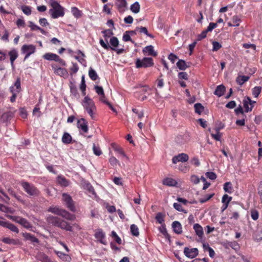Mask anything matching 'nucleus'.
<instances>
[{
	"mask_svg": "<svg viewBox=\"0 0 262 262\" xmlns=\"http://www.w3.org/2000/svg\"><path fill=\"white\" fill-rule=\"evenodd\" d=\"M7 228L13 232H16V233H18L19 232V230L17 228V227L16 226H15L14 224H13L10 222H9Z\"/></svg>",
	"mask_w": 262,
	"mask_h": 262,
	"instance_id": "nucleus-54",
	"label": "nucleus"
},
{
	"mask_svg": "<svg viewBox=\"0 0 262 262\" xmlns=\"http://www.w3.org/2000/svg\"><path fill=\"white\" fill-rule=\"evenodd\" d=\"M214 193H211V194H206L204 196V198L200 199L199 202L201 204L205 203V202H207L210 199H211L214 196Z\"/></svg>",
	"mask_w": 262,
	"mask_h": 262,
	"instance_id": "nucleus-45",
	"label": "nucleus"
},
{
	"mask_svg": "<svg viewBox=\"0 0 262 262\" xmlns=\"http://www.w3.org/2000/svg\"><path fill=\"white\" fill-rule=\"evenodd\" d=\"M221 128L217 127L215 128V131L216 132V134H211V136L214 140L216 141H220L221 138V134L220 133V130Z\"/></svg>",
	"mask_w": 262,
	"mask_h": 262,
	"instance_id": "nucleus-44",
	"label": "nucleus"
},
{
	"mask_svg": "<svg viewBox=\"0 0 262 262\" xmlns=\"http://www.w3.org/2000/svg\"><path fill=\"white\" fill-rule=\"evenodd\" d=\"M140 6L138 2H136L130 6V10L134 13L139 12Z\"/></svg>",
	"mask_w": 262,
	"mask_h": 262,
	"instance_id": "nucleus-39",
	"label": "nucleus"
},
{
	"mask_svg": "<svg viewBox=\"0 0 262 262\" xmlns=\"http://www.w3.org/2000/svg\"><path fill=\"white\" fill-rule=\"evenodd\" d=\"M21 10L26 15H29L31 14V8L28 6H23L21 7Z\"/></svg>",
	"mask_w": 262,
	"mask_h": 262,
	"instance_id": "nucleus-53",
	"label": "nucleus"
},
{
	"mask_svg": "<svg viewBox=\"0 0 262 262\" xmlns=\"http://www.w3.org/2000/svg\"><path fill=\"white\" fill-rule=\"evenodd\" d=\"M93 150L94 154L98 156H100L102 153L100 147L96 146L95 144H93Z\"/></svg>",
	"mask_w": 262,
	"mask_h": 262,
	"instance_id": "nucleus-51",
	"label": "nucleus"
},
{
	"mask_svg": "<svg viewBox=\"0 0 262 262\" xmlns=\"http://www.w3.org/2000/svg\"><path fill=\"white\" fill-rule=\"evenodd\" d=\"M78 66L76 63H73V66L70 68V74L72 75L77 72L78 70Z\"/></svg>",
	"mask_w": 262,
	"mask_h": 262,
	"instance_id": "nucleus-62",
	"label": "nucleus"
},
{
	"mask_svg": "<svg viewBox=\"0 0 262 262\" xmlns=\"http://www.w3.org/2000/svg\"><path fill=\"white\" fill-rule=\"evenodd\" d=\"M190 167L187 163H181L179 164L178 169L182 172L186 173L189 170Z\"/></svg>",
	"mask_w": 262,
	"mask_h": 262,
	"instance_id": "nucleus-35",
	"label": "nucleus"
},
{
	"mask_svg": "<svg viewBox=\"0 0 262 262\" xmlns=\"http://www.w3.org/2000/svg\"><path fill=\"white\" fill-rule=\"evenodd\" d=\"M137 30H138V32L140 33H144L147 36L153 38V35L151 34H149L148 32V30L146 27H137Z\"/></svg>",
	"mask_w": 262,
	"mask_h": 262,
	"instance_id": "nucleus-38",
	"label": "nucleus"
},
{
	"mask_svg": "<svg viewBox=\"0 0 262 262\" xmlns=\"http://www.w3.org/2000/svg\"><path fill=\"white\" fill-rule=\"evenodd\" d=\"M143 53L144 55L152 56H156L157 53L154 51V47L151 45L147 46L143 49Z\"/></svg>",
	"mask_w": 262,
	"mask_h": 262,
	"instance_id": "nucleus-18",
	"label": "nucleus"
},
{
	"mask_svg": "<svg viewBox=\"0 0 262 262\" xmlns=\"http://www.w3.org/2000/svg\"><path fill=\"white\" fill-rule=\"evenodd\" d=\"M94 89L97 93V94L99 95H103L104 93L103 89L102 86H98V85H95L94 87Z\"/></svg>",
	"mask_w": 262,
	"mask_h": 262,
	"instance_id": "nucleus-61",
	"label": "nucleus"
},
{
	"mask_svg": "<svg viewBox=\"0 0 262 262\" xmlns=\"http://www.w3.org/2000/svg\"><path fill=\"white\" fill-rule=\"evenodd\" d=\"M21 186L25 191L30 196H38L39 195L40 191L33 184L28 182L23 181L21 183Z\"/></svg>",
	"mask_w": 262,
	"mask_h": 262,
	"instance_id": "nucleus-4",
	"label": "nucleus"
},
{
	"mask_svg": "<svg viewBox=\"0 0 262 262\" xmlns=\"http://www.w3.org/2000/svg\"><path fill=\"white\" fill-rule=\"evenodd\" d=\"M173 206L174 208L176 209L177 210L180 212H184L185 213H187V211L183 208V207L181 204L177 203H174Z\"/></svg>",
	"mask_w": 262,
	"mask_h": 262,
	"instance_id": "nucleus-56",
	"label": "nucleus"
},
{
	"mask_svg": "<svg viewBox=\"0 0 262 262\" xmlns=\"http://www.w3.org/2000/svg\"><path fill=\"white\" fill-rule=\"evenodd\" d=\"M70 91L72 94L76 98H78L79 97V95L77 89L76 87L74 85H72L70 86Z\"/></svg>",
	"mask_w": 262,
	"mask_h": 262,
	"instance_id": "nucleus-52",
	"label": "nucleus"
},
{
	"mask_svg": "<svg viewBox=\"0 0 262 262\" xmlns=\"http://www.w3.org/2000/svg\"><path fill=\"white\" fill-rule=\"evenodd\" d=\"M249 78V76H248L239 75L237 77L236 81L238 84L242 85L245 82L248 81Z\"/></svg>",
	"mask_w": 262,
	"mask_h": 262,
	"instance_id": "nucleus-30",
	"label": "nucleus"
},
{
	"mask_svg": "<svg viewBox=\"0 0 262 262\" xmlns=\"http://www.w3.org/2000/svg\"><path fill=\"white\" fill-rule=\"evenodd\" d=\"M163 184L168 186H175L177 184V182L172 178H166L163 180Z\"/></svg>",
	"mask_w": 262,
	"mask_h": 262,
	"instance_id": "nucleus-29",
	"label": "nucleus"
},
{
	"mask_svg": "<svg viewBox=\"0 0 262 262\" xmlns=\"http://www.w3.org/2000/svg\"><path fill=\"white\" fill-rule=\"evenodd\" d=\"M86 87V86L85 82L84 80V77L83 76L82 77L81 82L80 89L81 91H82L83 95H84V96L86 94V93H85Z\"/></svg>",
	"mask_w": 262,
	"mask_h": 262,
	"instance_id": "nucleus-50",
	"label": "nucleus"
},
{
	"mask_svg": "<svg viewBox=\"0 0 262 262\" xmlns=\"http://www.w3.org/2000/svg\"><path fill=\"white\" fill-rule=\"evenodd\" d=\"M62 142L66 144H68L71 143L72 140V136L70 135V134L68 133H64L62 139Z\"/></svg>",
	"mask_w": 262,
	"mask_h": 262,
	"instance_id": "nucleus-32",
	"label": "nucleus"
},
{
	"mask_svg": "<svg viewBox=\"0 0 262 262\" xmlns=\"http://www.w3.org/2000/svg\"><path fill=\"white\" fill-rule=\"evenodd\" d=\"M130 232L134 236H138L139 235L138 227L135 224H132L130 226Z\"/></svg>",
	"mask_w": 262,
	"mask_h": 262,
	"instance_id": "nucleus-43",
	"label": "nucleus"
},
{
	"mask_svg": "<svg viewBox=\"0 0 262 262\" xmlns=\"http://www.w3.org/2000/svg\"><path fill=\"white\" fill-rule=\"evenodd\" d=\"M116 6L119 12L123 13L125 11L127 3L126 0H116Z\"/></svg>",
	"mask_w": 262,
	"mask_h": 262,
	"instance_id": "nucleus-17",
	"label": "nucleus"
},
{
	"mask_svg": "<svg viewBox=\"0 0 262 262\" xmlns=\"http://www.w3.org/2000/svg\"><path fill=\"white\" fill-rule=\"evenodd\" d=\"M60 216L69 221H73L76 218L75 215L74 214L70 213L68 211L63 209L62 211H61V213Z\"/></svg>",
	"mask_w": 262,
	"mask_h": 262,
	"instance_id": "nucleus-20",
	"label": "nucleus"
},
{
	"mask_svg": "<svg viewBox=\"0 0 262 262\" xmlns=\"http://www.w3.org/2000/svg\"><path fill=\"white\" fill-rule=\"evenodd\" d=\"M159 230L161 233L164 236L165 238L170 241V235L167 232L165 226H163L162 228H159Z\"/></svg>",
	"mask_w": 262,
	"mask_h": 262,
	"instance_id": "nucleus-49",
	"label": "nucleus"
},
{
	"mask_svg": "<svg viewBox=\"0 0 262 262\" xmlns=\"http://www.w3.org/2000/svg\"><path fill=\"white\" fill-rule=\"evenodd\" d=\"M95 237L97 238L101 244L106 245V243L104 240L105 237V234L103 231L102 229H98L95 232Z\"/></svg>",
	"mask_w": 262,
	"mask_h": 262,
	"instance_id": "nucleus-14",
	"label": "nucleus"
},
{
	"mask_svg": "<svg viewBox=\"0 0 262 262\" xmlns=\"http://www.w3.org/2000/svg\"><path fill=\"white\" fill-rule=\"evenodd\" d=\"M71 12L74 16L76 18H79L82 16V11L76 7H73L71 8Z\"/></svg>",
	"mask_w": 262,
	"mask_h": 262,
	"instance_id": "nucleus-34",
	"label": "nucleus"
},
{
	"mask_svg": "<svg viewBox=\"0 0 262 262\" xmlns=\"http://www.w3.org/2000/svg\"><path fill=\"white\" fill-rule=\"evenodd\" d=\"M184 253L185 255L190 258H195L199 254V251L197 248H194L189 249L185 247L184 249Z\"/></svg>",
	"mask_w": 262,
	"mask_h": 262,
	"instance_id": "nucleus-12",
	"label": "nucleus"
},
{
	"mask_svg": "<svg viewBox=\"0 0 262 262\" xmlns=\"http://www.w3.org/2000/svg\"><path fill=\"white\" fill-rule=\"evenodd\" d=\"M57 182L59 185L63 187H67L69 185L68 181L62 176H59L57 177Z\"/></svg>",
	"mask_w": 262,
	"mask_h": 262,
	"instance_id": "nucleus-33",
	"label": "nucleus"
},
{
	"mask_svg": "<svg viewBox=\"0 0 262 262\" xmlns=\"http://www.w3.org/2000/svg\"><path fill=\"white\" fill-rule=\"evenodd\" d=\"M62 201L64 202L67 208L73 212L76 211L74 202L72 197L67 193L62 194Z\"/></svg>",
	"mask_w": 262,
	"mask_h": 262,
	"instance_id": "nucleus-8",
	"label": "nucleus"
},
{
	"mask_svg": "<svg viewBox=\"0 0 262 262\" xmlns=\"http://www.w3.org/2000/svg\"><path fill=\"white\" fill-rule=\"evenodd\" d=\"M36 51V47L33 45H24L21 48L22 54H25L24 60H27L29 57Z\"/></svg>",
	"mask_w": 262,
	"mask_h": 262,
	"instance_id": "nucleus-9",
	"label": "nucleus"
},
{
	"mask_svg": "<svg viewBox=\"0 0 262 262\" xmlns=\"http://www.w3.org/2000/svg\"><path fill=\"white\" fill-rule=\"evenodd\" d=\"M242 20L238 15H234L232 17L231 20L228 23V26L229 27H238Z\"/></svg>",
	"mask_w": 262,
	"mask_h": 262,
	"instance_id": "nucleus-16",
	"label": "nucleus"
},
{
	"mask_svg": "<svg viewBox=\"0 0 262 262\" xmlns=\"http://www.w3.org/2000/svg\"><path fill=\"white\" fill-rule=\"evenodd\" d=\"M261 86H255L252 89V93L255 98H257L261 92Z\"/></svg>",
	"mask_w": 262,
	"mask_h": 262,
	"instance_id": "nucleus-42",
	"label": "nucleus"
},
{
	"mask_svg": "<svg viewBox=\"0 0 262 262\" xmlns=\"http://www.w3.org/2000/svg\"><path fill=\"white\" fill-rule=\"evenodd\" d=\"M9 90L12 94L10 100V101L13 103L15 101L17 94L19 93L21 90L20 78L19 77L17 78L14 85L11 86Z\"/></svg>",
	"mask_w": 262,
	"mask_h": 262,
	"instance_id": "nucleus-6",
	"label": "nucleus"
},
{
	"mask_svg": "<svg viewBox=\"0 0 262 262\" xmlns=\"http://www.w3.org/2000/svg\"><path fill=\"white\" fill-rule=\"evenodd\" d=\"M155 219L157 220V221L159 224H162L164 221V215H163V214L162 213H160V212H159L157 214Z\"/></svg>",
	"mask_w": 262,
	"mask_h": 262,
	"instance_id": "nucleus-58",
	"label": "nucleus"
},
{
	"mask_svg": "<svg viewBox=\"0 0 262 262\" xmlns=\"http://www.w3.org/2000/svg\"><path fill=\"white\" fill-rule=\"evenodd\" d=\"M232 198L231 196H229L227 194H225L222 198V202L223 204H229L232 200Z\"/></svg>",
	"mask_w": 262,
	"mask_h": 262,
	"instance_id": "nucleus-48",
	"label": "nucleus"
},
{
	"mask_svg": "<svg viewBox=\"0 0 262 262\" xmlns=\"http://www.w3.org/2000/svg\"><path fill=\"white\" fill-rule=\"evenodd\" d=\"M13 116L14 114L11 112L4 113L1 116V121L2 122H7L10 121Z\"/></svg>",
	"mask_w": 262,
	"mask_h": 262,
	"instance_id": "nucleus-19",
	"label": "nucleus"
},
{
	"mask_svg": "<svg viewBox=\"0 0 262 262\" xmlns=\"http://www.w3.org/2000/svg\"><path fill=\"white\" fill-rule=\"evenodd\" d=\"M77 127L83 133H86L88 132V122L84 118H81L77 121Z\"/></svg>",
	"mask_w": 262,
	"mask_h": 262,
	"instance_id": "nucleus-13",
	"label": "nucleus"
},
{
	"mask_svg": "<svg viewBox=\"0 0 262 262\" xmlns=\"http://www.w3.org/2000/svg\"><path fill=\"white\" fill-rule=\"evenodd\" d=\"M206 176L207 177V178L210 179V180H214L216 179V174L213 172H207L205 174Z\"/></svg>",
	"mask_w": 262,
	"mask_h": 262,
	"instance_id": "nucleus-64",
	"label": "nucleus"
},
{
	"mask_svg": "<svg viewBox=\"0 0 262 262\" xmlns=\"http://www.w3.org/2000/svg\"><path fill=\"white\" fill-rule=\"evenodd\" d=\"M172 227L174 233L177 234H181L182 232V228L181 223L178 221H174L172 224Z\"/></svg>",
	"mask_w": 262,
	"mask_h": 262,
	"instance_id": "nucleus-24",
	"label": "nucleus"
},
{
	"mask_svg": "<svg viewBox=\"0 0 262 262\" xmlns=\"http://www.w3.org/2000/svg\"><path fill=\"white\" fill-rule=\"evenodd\" d=\"M190 162L191 164L194 165L195 166H199L200 165V162L199 159L196 157H194L192 158L190 160Z\"/></svg>",
	"mask_w": 262,
	"mask_h": 262,
	"instance_id": "nucleus-63",
	"label": "nucleus"
},
{
	"mask_svg": "<svg viewBox=\"0 0 262 262\" xmlns=\"http://www.w3.org/2000/svg\"><path fill=\"white\" fill-rule=\"evenodd\" d=\"M47 222L53 226L58 227L68 231H73L72 226L63 219L55 216L49 215L47 219Z\"/></svg>",
	"mask_w": 262,
	"mask_h": 262,
	"instance_id": "nucleus-1",
	"label": "nucleus"
},
{
	"mask_svg": "<svg viewBox=\"0 0 262 262\" xmlns=\"http://www.w3.org/2000/svg\"><path fill=\"white\" fill-rule=\"evenodd\" d=\"M23 236L26 240L30 241L33 243L38 244L39 242L37 238L30 233H24Z\"/></svg>",
	"mask_w": 262,
	"mask_h": 262,
	"instance_id": "nucleus-22",
	"label": "nucleus"
},
{
	"mask_svg": "<svg viewBox=\"0 0 262 262\" xmlns=\"http://www.w3.org/2000/svg\"><path fill=\"white\" fill-rule=\"evenodd\" d=\"M177 66L180 70H185L189 67L187 66L186 62L182 59L179 60L177 63Z\"/></svg>",
	"mask_w": 262,
	"mask_h": 262,
	"instance_id": "nucleus-36",
	"label": "nucleus"
},
{
	"mask_svg": "<svg viewBox=\"0 0 262 262\" xmlns=\"http://www.w3.org/2000/svg\"><path fill=\"white\" fill-rule=\"evenodd\" d=\"M44 59L49 61H55L59 63V64L63 67L67 66V63L64 60L61 58L58 55L52 53H47L43 55Z\"/></svg>",
	"mask_w": 262,
	"mask_h": 262,
	"instance_id": "nucleus-7",
	"label": "nucleus"
},
{
	"mask_svg": "<svg viewBox=\"0 0 262 262\" xmlns=\"http://www.w3.org/2000/svg\"><path fill=\"white\" fill-rule=\"evenodd\" d=\"M50 6L52 9L49 10V13L54 19L63 17L64 15V9L55 0H51Z\"/></svg>",
	"mask_w": 262,
	"mask_h": 262,
	"instance_id": "nucleus-3",
	"label": "nucleus"
},
{
	"mask_svg": "<svg viewBox=\"0 0 262 262\" xmlns=\"http://www.w3.org/2000/svg\"><path fill=\"white\" fill-rule=\"evenodd\" d=\"M193 228L199 239H202L204 236V231L202 227L199 224L196 223L193 225Z\"/></svg>",
	"mask_w": 262,
	"mask_h": 262,
	"instance_id": "nucleus-15",
	"label": "nucleus"
},
{
	"mask_svg": "<svg viewBox=\"0 0 262 262\" xmlns=\"http://www.w3.org/2000/svg\"><path fill=\"white\" fill-rule=\"evenodd\" d=\"M136 68H147L154 65V60L151 57H144L142 59L137 58L135 61Z\"/></svg>",
	"mask_w": 262,
	"mask_h": 262,
	"instance_id": "nucleus-5",
	"label": "nucleus"
},
{
	"mask_svg": "<svg viewBox=\"0 0 262 262\" xmlns=\"http://www.w3.org/2000/svg\"><path fill=\"white\" fill-rule=\"evenodd\" d=\"M2 241L5 244L12 245H17L20 244L19 239L10 238L9 237H4L2 239Z\"/></svg>",
	"mask_w": 262,
	"mask_h": 262,
	"instance_id": "nucleus-26",
	"label": "nucleus"
},
{
	"mask_svg": "<svg viewBox=\"0 0 262 262\" xmlns=\"http://www.w3.org/2000/svg\"><path fill=\"white\" fill-rule=\"evenodd\" d=\"M123 40L124 41H131L132 43H134V41L130 37V35L127 32V31H126L123 35Z\"/></svg>",
	"mask_w": 262,
	"mask_h": 262,
	"instance_id": "nucleus-60",
	"label": "nucleus"
},
{
	"mask_svg": "<svg viewBox=\"0 0 262 262\" xmlns=\"http://www.w3.org/2000/svg\"><path fill=\"white\" fill-rule=\"evenodd\" d=\"M8 55L10 56V60L12 67L14 66V61L18 57V52L16 49H12L8 52Z\"/></svg>",
	"mask_w": 262,
	"mask_h": 262,
	"instance_id": "nucleus-23",
	"label": "nucleus"
},
{
	"mask_svg": "<svg viewBox=\"0 0 262 262\" xmlns=\"http://www.w3.org/2000/svg\"><path fill=\"white\" fill-rule=\"evenodd\" d=\"M195 112L199 114H201V113L203 111L204 107V106L200 103H197L194 105Z\"/></svg>",
	"mask_w": 262,
	"mask_h": 262,
	"instance_id": "nucleus-46",
	"label": "nucleus"
},
{
	"mask_svg": "<svg viewBox=\"0 0 262 262\" xmlns=\"http://www.w3.org/2000/svg\"><path fill=\"white\" fill-rule=\"evenodd\" d=\"M51 68L56 75L63 78L68 77V72L66 69L59 67L56 63H52Z\"/></svg>",
	"mask_w": 262,
	"mask_h": 262,
	"instance_id": "nucleus-10",
	"label": "nucleus"
},
{
	"mask_svg": "<svg viewBox=\"0 0 262 262\" xmlns=\"http://www.w3.org/2000/svg\"><path fill=\"white\" fill-rule=\"evenodd\" d=\"M112 237H113L114 238V240L117 244H121V242H122L121 239L117 235V234L116 233V232L115 231H113L112 232Z\"/></svg>",
	"mask_w": 262,
	"mask_h": 262,
	"instance_id": "nucleus-55",
	"label": "nucleus"
},
{
	"mask_svg": "<svg viewBox=\"0 0 262 262\" xmlns=\"http://www.w3.org/2000/svg\"><path fill=\"white\" fill-rule=\"evenodd\" d=\"M102 33L103 34L104 39L107 42L108 38L113 35V31L111 29H106L102 31Z\"/></svg>",
	"mask_w": 262,
	"mask_h": 262,
	"instance_id": "nucleus-40",
	"label": "nucleus"
},
{
	"mask_svg": "<svg viewBox=\"0 0 262 262\" xmlns=\"http://www.w3.org/2000/svg\"><path fill=\"white\" fill-rule=\"evenodd\" d=\"M62 210L63 209L60 208L58 206H51L48 208V211L60 216Z\"/></svg>",
	"mask_w": 262,
	"mask_h": 262,
	"instance_id": "nucleus-31",
	"label": "nucleus"
},
{
	"mask_svg": "<svg viewBox=\"0 0 262 262\" xmlns=\"http://www.w3.org/2000/svg\"><path fill=\"white\" fill-rule=\"evenodd\" d=\"M15 221L26 228L29 229L32 227L31 224L26 219L17 217Z\"/></svg>",
	"mask_w": 262,
	"mask_h": 262,
	"instance_id": "nucleus-21",
	"label": "nucleus"
},
{
	"mask_svg": "<svg viewBox=\"0 0 262 262\" xmlns=\"http://www.w3.org/2000/svg\"><path fill=\"white\" fill-rule=\"evenodd\" d=\"M189 159V156L187 154L181 153L174 156L172 158V162L173 164H177L179 162L185 163Z\"/></svg>",
	"mask_w": 262,
	"mask_h": 262,
	"instance_id": "nucleus-11",
	"label": "nucleus"
},
{
	"mask_svg": "<svg viewBox=\"0 0 262 262\" xmlns=\"http://www.w3.org/2000/svg\"><path fill=\"white\" fill-rule=\"evenodd\" d=\"M235 113L236 115H238L239 114H241L243 117H246L244 111L243 110V107L241 105H239L234 110Z\"/></svg>",
	"mask_w": 262,
	"mask_h": 262,
	"instance_id": "nucleus-59",
	"label": "nucleus"
},
{
	"mask_svg": "<svg viewBox=\"0 0 262 262\" xmlns=\"http://www.w3.org/2000/svg\"><path fill=\"white\" fill-rule=\"evenodd\" d=\"M251 102V98L249 97H245L243 99V105L245 108V112L248 113L252 111V108L249 106V103Z\"/></svg>",
	"mask_w": 262,
	"mask_h": 262,
	"instance_id": "nucleus-28",
	"label": "nucleus"
},
{
	"mask_svg": "<svg viewBox=\"0 0 262 262\" xmlns=\"http://www.w3.org/2000/svg\"><path fill=\"white\" fill-rule=\"evenodd\" d=\"M81 104L91 119H94L97 112V108L93 100L88 96H85L83 99Z\"/></svg>",
	"mask_w": 262,
	"mask_h": 262,
	"instance_id": "nucleus-2",
	"label": "nucleus"
},
{
	"mask_svg": "<svg viewBox=\"0 0 262 262\" xmlns=\"http://www.w3.org/2000/svg\"><path fill=\"white\" fill-rule=\"evenodd\" d=\"M226 88L225 86L221 84L217 86L214 92V94L218 97H221L224 94Z\"/></svg>",
	"mask_w": 262,
	"mask_h": 262,
	"instance_id": "nucleus-27",
	"label": "nucleus"
},
{
	"mask_svg": "<svg viewBox=\"0 0 262 262\" xmlns=\"http://www.w3.org/2000/svg\"><path fill=\"white\" fill-rule=\"evenodd\" d=\"M110 44L113 47H117L119 45V40L116 37H112L110 39Z\"/></svg>",
	"mask_w": 262,
	"mask_h": 262,
	"instance_id": "nucleus-57",
	"label": "nucleus"
},
{
	"mask_svg": "<svg viewBox=\"0 0 262 262\" xmlns=\"http://www.w3.org/2000/svg\"><path fill=\"white\" fill-rule=\"evenodd\" d=\"M251 217L254 221H256L259 217L258 211L255 209H252L250 210Z\"/></svg>",
	"mask_w": 262,
	"mask_h": 262,
	"instance_id": "nucleus-47",
	"label": "nucleus"
},
{
	"mask_svg": "<svg viewBox=\"0 0 262 262\" xmlns=\"http://www.w3.org/2000/svg\"><path fill=\"white\" fill-rule=\"evenodd\" d=\"M29 27L30 28L31 30L32 31H35V30H39L41 34L47 35V32L45 31L43 29L41 28L39 26L35 25L34 23H33L32 21H29Z\"/></svg>",
	"mask_w": 262,
	"mask_h": 262,
	"instance_id": "nucleus-25",
	"label": "nucleus"
},
{
	"mask_svg": "<svg viewBox=\"0 0 262 262\" xmlns=\"http://www.w3.org/2000/svg\"><path fill=\"white\" fill-rule=\"evenodd\" d=\"M89 76L90 78L93 81L97 80V78H98L96 72L91 68L90 69L89 71Z\"/></svg>",
	"mask_w": 262,
	"mask_h": 262,
	"instance_id": "nucleus-41",
	"label": "nucleus"
},
{
	"mask_svg": "<svg viewBox=\"0 0 262 262\" xmlns=\"http://www.w3.org/2000/svg\"><path fill=\"white\" fill-rule=\"evenodd\" d=\"M223 188L225 192L229 193H232L233 191V188L230 182H226L224 184Z\"/></svg>",
	"mask_w": 262,
	"mask_h": 262,
	"instance_id": "nucleus-37",
	"label": "nucleus"
}]
</instances>
